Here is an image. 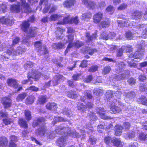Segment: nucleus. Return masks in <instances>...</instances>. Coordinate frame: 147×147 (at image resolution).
<instances>
[{
	"mask_svg": "<svg viewBox=\"0 0 147 147\" xmlns=\"http://www.w3.org/2000/svg\"><path fill=\"white\" fill-rule=\"evenodd\" d=\"M34 16H32L29 18L27 21H24L22 24V30L27 34L28 36L29 37L34 36L38 33V29L36 27L30 28L29 31H27L30 25L28 22H33L34 21Z\"/></svg>",
	"mask_w": 147,
	"mask_h": 147,
	"instance_id": "nucleus-1",
	"label": "nucleus"
},
{
	"mask_svg": "<svg viewBox=\"0 0 147 147\" xmlns=\"http://www.w3.org/2000/svg\"><path fill=\"white\" fill-rule=\"evenodd\" d=\"M144 53V49L141 48L138 49L134 54L130 55L129 56V58L127 61L128 66L130 67H135L136 66L137 64L134 62V61H138L134 60V59H137L138 58L140 59Z\"/></svg>",
	"mask_w": 147,
	"mask_h": 147,
	"instance_id": "nucleus-2",
	"label": "nucleus"
},
{
	"mask_svg": "<svg viewBox=\"0 0 147 147\" xmlns=\"http://www.w3.org/2000/svg\"><path fill=\"white\" fill-rule=\"evenodd\" d=\"M55 131L56 133L59 134L67 133L72 137L79 138L80 137L79 134L74 131H71L68 127H64L62 126H58L56 127Z\"/></svg>",
	"mask_w": 147,
	"mask_h": 147,
	"instance_id": "nucleus-3",
	"label": "nucleus"
},
{
	"mask_svg": "<svg viewBox=\"0 0 147 147\" xmlns=\"http://www.w3.org/2000/svg\"><path fill=\"white\" fill-rule=\"evenodd\" d=\"M47 128L45 126L41 127L38 128L36 131V134L37 135H39L41 137L47 136L48 139H53L55 136V134L54 132L51 131L47 133Z\"/></svg>",
	"mask_w": 147,
	"mask_h": 147,
	"instance_id": "nucleus-4",
	"label": "nucleus"
},
{
	"mask_svg": "<svg viewBox=\"0 0 147 147\" xmlns=\"http://www.w3.org/2000/svg\"><path fill=\"white\" fill-rule=\"evenodd\" d=\"M11 51L9 50H7L6 51L2 54V56L5 58H9V56L11 54L13 55H16L17 54H22L26 50V49L24 48H22L19 46L17 47L15 50L11 49Z\"/></svg>",
	"mask_w": 147,
	"mask_h": 147,
	"instance_id": "nucleus-5",
	"label": "nucleus"
},
{
	"mask_svg": "<svg viewBox=\"0 0 147 147\" xmlns=\"http://www.w3.org/2000/svg\"><path fill=\"white\" fill-rule=\"evenodd\" d=\"M34 46L37 52L40 55L46 54L48 52L47 49L45 47L42 46V43L40 41L35 42Z\"/></svg>",
	"mask_w": 147,
	"mask_h": 147,
	"instance_id": "nucleus-6",
	"label": "nucleus"
},
{
	"mask_svg": "<svg viewBox=\"0 0 147 147\" xmlns=\"http://www.w3.org/2000/svg\"><path fill=\"white\" fill-rule=\"evenodd\" d=\"M96 111L97 114H98L100 117L102 119H109L112 118L110 116H106L104 113L105 112L104 109L102 108H97L96 109Z\"/></svg>",
	"mask_w": 147,
	"mask_h": 147,
	"instance_id": "nucleus-7",
	"label": "nucleus"
},
{
	"mask_svg": "<svg viewBox=\"0 0 147 147\" xmlns=\"http://www.w3.org/2000/svg\"><path fill=\"white\" fill-rule=\"evenodd\" d=\"M115 36V34L113 32H111L107 34L105 32H104L102 33L100 37V39L107 40L109 38H113Z\"/></svg>",
	"mask_w": 147,
	"mask_h": 147,
	"instance_id": "nucleus-8",
	"label": "nucleus"
},
{
	"mask_svg": "<svg viewBox=\"0 0 147 147\" xmlns=\"http://www.w3.org/2000/svg\"><path fill=\"white\" fill-rule=\"evenodd\" d=\"M67 138L63 136L59 138L56 142L57 145L59 147H64L66 145V140Z\"/></svg>",
	"mask_w": 147,
	"mask_h": 147,
	"instance_id": "nucleus-9",
	"label": "nucleus"
},
{
	"mask_svg": "<svg viewBox=\"0 0 147 147\" xmlns=\"http://www.w3.org/2000/svg\"><path fill=\"white\" fill-rule=\"evenodd\" d=\"M42 75V74L40 73L36 74V72L34 70H33L32 72H30L28 73L30 78L34 79L35 81L38 80Z\"/></svg>",
	"mask_w": 147,
	"mask_h": 147,
	"instance_id": "nucleus-10",
	"label": "nucleus"
},
{
	"mask_svg": "<svg viewBox=\"0 0 147 147\" xmlns=\"http://www.w3.org/2000/svg\"><path fill=\"white\" fill-rule=\"evenodd\" d=\"M103 17V14L101 12H98L96 13L93 17L94 23L97 24L99 23L102 20Z\"/></svg>",
	"mask_w": 147,
	"mask_h": 147,
	"instance_id": "nucleus-11",
	"label": "nucleus"
},
{
	"mask_svg": "<svg viewBox=\"0 0 147 147\" xmlns=\"http://www.w3.org/2000/svg\"><path fill=\"white\" fill-rule=\"evenodd\" d=\"M74 34H71L68 36V41H67V42H69V44L65 51V55H66L68 53L70 48L74 46V44L71 43L72 41L74 39Z\"/></svg>",
	"mask_w": 147,
	"mask_h": 147,
	"instance_id": "nucleus-12",
	"label": "nucleus"
},
{
	"mask_svg": "<svg viewBox=\"0 0 147 147\" xmlns=\"http://www.w3.org/2000/svg\"><path fill=\"white\" fill-rule=\"evenodd\" d=\"M64 79L63 77L59 74H57L55 76L52 80V82L53 85L54 86L57 85L58 84L59 81L60 79L64 80Z\"/></svg>",
	"mask_w": 147,
	"mask_h": 147,
	"instance_id": "nucleus-13",
	"label": "nucleus"
},
{
	"mask_svg": "<svg viewBox=\"0 0 147 147\" xmlns=\"http://www.w3.org/2000/svg\"><path fill=\"white\" fill-rule=\"evenodd\" d=\"M11 100V99L7 97L3 98L2 100V103L4 105L5 108H8L10 107Z\"/></svg>",
	"mask_w": 147,
	"mask_h": 147,
	"instance_id": "nucleus-14",
	"label": "nucleus"
},
{
	"mask_svg": "<svg viewBox=\"0 0 147 147\" xmlns=\"http://www.w3.org/2000/svg\"><path fill=\"white\" fill-rule=\"evenodd\" d=\"M129 21L127 19H121V20H118L117 22L118 25L120 27L127 26Z\"/></svg>",
	"mask_w": 147,
	"mask_h": 147,
	"instance_id": "nucleus-15",
	"label": "nucleus"
},
{
	"mask_svg": "<svg viewBox=\"0 0 147 147\" xmlns=\"http://www.w3.org/2000/svg\"><path fill=\"white\" fill-rule=\"evenodd\" d=\"M76 3L75 0H66L64 2L63 5L65 7L69 8L74 6Z\"/></svg>",
	"mask_w": 147,
	"mask_h": 147,
	"instance_id": "nucleus-16",
	"label": "nucleus"
},
{
	"mask_svg": "<svg viewBox=\"0 0 147 147\" xmlns=\"http://www.w3.org/2000/svg\"><path fill=\"white\" fill-rule=\"evenodd\" d=\"M0 22L2 24H4L7 26H10L13 23V21L12 19H6L3 17L0 19Z\"/></svg>",
	"mask_w": 147,
	"mask_h": 147,
	"instance_id": "nucleus-17",
	"label": "nucleus"
},
{
	"mask_svg": "<svg viewBox=\"0 0 147 147\" xmlns=\"http://www.w3.org/2000/svg\"><path fill=\"white\" fill-rule=\"evenodd\" d=\"M129 74V72L127 71V72L124 73L121 75L117 76H115L114 78L117 80H123L125 79L126 76L128 75Z\"/></svg>",
	"mask_w": 147,
	"mask_h": 147,
	"instance_id": "nucleus-18",
	"label": "nucleus"
},
{
	"mask_svg": "<svg viewBox=\"0 0 147 147\" xmlns=\"http://www.w3.org/2000/svg\"><path fill=\"white\" fill-rule=\"evenodd\" d=\"M21 1H22V5L24 9V11H23L22 12L26 13L30 12L31 11L28 5L26 3L25 0H21Z\"/></svg>",
	"mask_w": 147,
	"mask_h": 147,
	"instance_id": "nucleus-19",
	"label": "nucleus"
},
{
	"mask_svg": "<svg viewBox=\"0 0 147 147\" xmlns=\"http://www.w3.org/2000/svg\"><path fill=\"white\" fill-rule=\"evenodd\" d=\"M112 113L115 114H118L121 112V109L119 107L116 106H113L111 108Z\"/></svg>",
	"mask_w": 147,
	"mask_h": 147,
	"instance_id": "nucleus-20",
	"label": "nucleus"
},
{
	"mask_svg": "<svg viewBox=\"0 0 147 147\" xmlns=\"http://www.w3.org/2000/svg\"><path fill=\"white\" fill-rule=\"evenodd\" d=\"M125 66V65L122 62H119L115 67V70L119 72H121Z\"/></svg>",
	"mask_w": 147,
	"mask_h": 147,
	"instance_id": "nucleus-21",
	"label": "nucleus"
},
{
	"mask_svg": "<svg viewBox=\"0 0 147 147\" xmlns=\"http://www.w3.org/2000/svg\"><path fill=\"white\" fill-rule=\"evenodd\" d=\"M111 142L114 145L116 146L121 147L123 146L124 143L121 142L119 139L115 138L112 140Z\"/></svg>",
	"mask_w": 147,
	"mask_h": 147,
	"instance_id": "nucleus-22",
	"label": "nucleus"
},
{
	"mask_svg": "<svg viewBox=\"0 0 147 147\" xmlns=\"http://www.w3.org/2000/svg\"><path fill=\"white\" fill-rule=\"evenodd\" d=\"M20 6V3L18 4L17 5H11L10 8V9L13 12L19 13L21 11Z\"/></svg>",
	"mask_w": 147,
	"mask_h": 147,
	"instance_id": "nucleus-23",
	"label": "nucleus"
},
{
	"mask_svg": "<svg viewBox=\"0 0 147 147\" xmlns=\"http://www.w3.org/2000/svg\"><path fill=\"white\" fill-rule=\"evenodd\" d=\"M123 129V127L119 125H116L115 129V135L117 136H119L122 133V130Z\"/></svg>",
	"mask_w": 147,
	"mask_h": 147,
	"instance_id": "nucleus-24",
	"label": "nucleus"
},
{
	"mask_svg": "<svg viewBox=\"0 0 147 147\" xmlns=\"http://www.w3.org/2000/svg\"><path fill=\"white\" fill-rule=\"evenodd\" d=\"M7 83L9 86L15 88L18 87V84L16 80L14 79H9L8 80Z\"/></svg>",
	"mask_w": 147,
	"mask_h": 147,
	"instance_id": "nucleus-25",
	"label": "nucleus"
},
{
	"mask_svg": "<svg viewBox=\"0 0 147 147\" xmlns=\"http://www.w3.org/2000/svg\"><path fill=\"white\" fill-rule=\"evenodd\" d=\"M47 108L49 110H55L57 108V105L55 103H49L46 105Z\"/></svg>",
	"mask_w": 147,
	"mask_h": 147,
	"instance_id": "nucleus-26",
	"label": "nucleus"
},
{
	"mask_svg": "<svg viewBox=\"0 0 147 147\" xmlns=\"http://www.w3.org/2000/svg\"><path fill=\"white\" fill-rule=\"evenodd\" d=\"M110 21L108 18H106L102 21L100 25L103 28H106L109 26Z\"/></svg>",
	"mask_w": 147,
	"mask_h": 147,
	"instance_id": "nucleus-27",
	"label": "nucleus"
},
{
	"mask_svg": "<svg viewBox=\"0 0 147 147\" xmlns=\"http://www.w3.org/2000/svg\"><path fill=\"white\" fill-rule=\"evenodd\" d=\"M27 94L25 92L19 94L17 97L16 100L17 101H21L24 100L27 96Z\"/></svg>",
	"mask_w": 147,
	"mask_h": 147,
	"instance_id": "nucleus-28",
	"label": "nucleus"
},
{
	"mask_svg": "<svg viewBox=\"0 0 147 147\" xmlns=\"http://www.w3.org/2000/svg\"><path fill=\"white\" fill-rule=\"evenodd\" d=\"M82 2L85 5H87L88 7L93 8L96 6L95 3L94 2L89 1L88 2V0H82Z\"/></svg>",
	"mask_w": 147,
	"mask_h": 147,
	"instance_id": "nucleus-29",
	"label": "nucleus"
},
{
	"mask_svg": "<svg viewBox=\"0 0 147 147\" xmlns=\"http://www.w3.org/2000/svg\"><path fill=\"white\" fill-rule=\"evenodd\" d=\"M8 143L6 138L4 137L0 138V147H4L6 146Z\"/></svg>",
	"mask_w": 147,
	"mask_h": 147,
	"instance_id": "nucleus-30",
	"label": "nucleus"
},
{
	"mask_svg": "<svg viewBox=\"0 0 147 147\" xmlns=\"http://www.w3.org/2000/svg\"><path fill=\"white\" fill-rule=\"evenodd\" d=\"M86 36L87 38V41L88 42L91 41L95 39L97 37V35L96 33L93 34L91 36H90V34L88 33L86 34Z\"/></svg>",
	"mask_w": 147,
	"mask_h": 147,
	"instance_id": "nucleus-31",
	"label": "nucleus"
},
{
	"mask_svg": "<svg viewBox=\"0 0 147 147\" xmlns=\"http://www.w3.org/2000/svg\"><path fill=\"white\" fill-rule=\"evenodd\" d=\"M142 15L141 12L136 11L132 14L131 18L135 19H140L141 18Z\"/></svg>",
	"mask_w": 147,
	"mask_h": 147,
	"instance_id": "nucleus-32",
	"label": "nucleus"
},
{
	"mask_svg": "<svg viewBox=\"0 0 147 147\" xmlns=\"http://www.w3.org/2000/svg\"><path fill=\"white\" fill-rule=\"evenodd\" d=\"M34 97L32 96H28L25 100V103L26 104L30 105L33 103L34 101Z\"/></svg>",
	"mask_w": 147,
	"mask_h": 147,
	"instance_id": "nucleus-33",
	"label": "nucleus"
},
{
	"mask_svg": "<svg viewBox=\"0 0 147 147\" xmlns=\"http://www.w3.org/2000/svg\"><path fill=\"white\" fill-rule=\"evenodd\" d=\"M123 95L126 96L127 98H128L130 100L132 99L135 96V93L134 92L130 91L128 93L124 92Z\"/></svg>",
	"mask_w": 147,
	"mask_h": 147,
	"instance_id": "nucleus-34",
	"label": "nucleus"
},
{
	"mask_svg": "<svg viewBox=\"0 0 147 147\" xmlns=\"http://www.w3.org/2000/svg\"><path fill=\"white\" fill-rule=\"evenodd\" d=\"M64 46V45L61 42L53 43L52 45L53 48L58 49H61Z\"/></svg>",
	"mask_w": 147,
	"mask_h": 147,
	"instance_id": "nucleus-35",
	"label": "nucleus"
},
{
	"mask_svg": "<svg viewBox=\"0 0 147 147\" xmlns=\"http://www.w3.org/2000/svg\"><path fill=\"white\" fill-rule=\"evenodd\" d=\"M77 108L79 110L84 112L86 110V106L85 105H83L82 103H79L77 105Z\"/></svg>",
	"mask_w": 147,
	"mask_h": 147,
	"instance_id": "nucleus-36",
	"label": "nucleus"
},
{
	"mask_svg": "<svg viewBox=\"0 0 147 147\" xmlns=\"http://www.w3.org/2000/svg\"><path fill=\"white\" fill-rule=\"evenodd\" d=\"M92 16L91 13L90 12L85 13L83 14L82 16V19L85 20H88L90 19Z\"/></svg>",
	"mask_w": 147,
	"mask_h": 147,
	"instance_id": "nucleus-37",
	"label": "nucleus"
},
{
	"mask_svg": "<svg viewBox=\"0 0 147 147\" xmlns=\"http://www.w3.org/2000/svg\"><path fill=\"white\" fill-rule=\"evenodd\" d=\"M24 114L25 118L27 120L29 121L31 119V113L29 110H25Z\"/></svg>",
	"mask_w": 147,
	"mask_h": 147,
	"instance_id": "nucleus-38",
	"label": "nucleus"
},
{
	"mask_svg": "<svg viewBox=\"0 0 147 147\" xmlns=\"http://www.w3.org/2000/svg\"><path fill=\"white\" fill-rule=\"evenodd\" d=\"M61 16L56 14L51 15L49 19L50 20L53 21L60 19L61 18Z\"/></svg>",
	"mask_w": 147,
	"mask_h": 147,
	"instance_id": "nucleus-39",
	"label": "nucleus"
},
{
	"mask_svg": "<svg viewBox=\"0 0 147 147\" xmlns=\"http://www.w3.org/2000/svg\"><path fill=\"white\" fill-rule=\"evenodd\" d=\"M46 97L45 96H41L39 97L38 102L40 104H44L46 102Z\"/></svg>",
	"mask_w": 147,
	"mask_h": 147,
	"instance_id": "nucleus-40",
	"label": "nucleus"
},
{
	"mask_svg": "<svg viewBox=\"0 0 147 147\" xmlns=\"http://www.w3.org/2000/svg\"><path fill=\"white\" fill-rule=\"evenodd\" d=\"M67 94L68 97L72 99H75L77 98L78 96V95L77 94H76L73 92H68Z\"/></svg>",
	"mask_w": 147,
	"mask_h": 147,
	"instance_id": "nucleus-41",
	"label": "nucleus"
},
{
	"mask_svg": "<svg viewBox=\"0 0 147 147\" xmlns=\"http://www.w3.org/2000/svg\"><path fill=\"white\" fill-rule=\"evenodd\" d=\"M138 101L140 103L147 105V99L144 96H142L140 98H139Z\"/></svg>",
	"mask_w": 147,
	"mask_h": 147,
	"instance_id": "nucleus-42",
	"label": "nucleus"
},
{
	"mask_svg": "<svg viewBox=\"0 0 147 147\" xmlns=\"http://www.w3.org/2000/svg\"><path fill=\"white\" fill-rule=\"evenodd\" d=\"M19 123L21 126L26 128L28 127V124L24 119H20L19 120Z\"/></svg>",
	"mask_w": 147,
	"mask_h": 147,
	"instance_id": "nucleus-43",
	"label": "nucleus"
},
{
	"mask_svg": "<svg viewBox=\"0 0 147 147\" xmlns=\"http://www.w3.org/2000/svg\"><path fill=\"white\" fill-rule=\"evenodd\" d=\"M111 69L110 66H106L103 69L102 71V73L104 75L110 72Z\"/></svg>",
	"mask_w": 147,
	"mask_h": 147,
	"instance_id": "nucleus-44",
	"label": "nucleus"
},
{
	"mask_svg": "<svg viewBox=\"0 0 147 147\" xmlns=\"http://www.w3.org/2000/svg\"><path fill=\"white\" fill-rule=\"evenodd\" d=\"M88 116L90 119L91 120L95 121L97 119V117L95 115V114L92 112L88 113Z\"/></svg>",
	"mask_w": 147,
	"mask_h": 147,
	"instance_id": "nucleus-45",
	"label": "nucleus"
},
{
	"mask_svg": "<svg viewBox=\"0 0 147 147\" xmlns=\"http://www.w3.org/2000/svg\"><path fill=\"white\" fill-rule=\"evenodd\" d=\"M103 90L98 88H96L94 90V93L97 96L101 95L102 93Z\"/></svg>",
	"mask_w": 147,
	"mask_h": 147,
	"instance_id": "nucleus-46",
	"label": "nucleus"
},
{
	"mask_svg": "<svg viewBox=\"0 0 147 147\" xmlns=\"http://www.w3.org/2000/svg\"><path fill=\"white\" fill-rule=\"evenodd\" d=\"M34 66V64L31 62H29L24 65V68L26 69H28L30 67H32Z\"/></svg>",
	"mask_w": 147,
	"mask_h": 147,
	"instance_id": "nucleus-47",
	"label": "nucleus"
},
{
	"mask_svg": "<svg viewBox=\"0 0 147 147\" xmlns=\"http://www.w3.org/2000/svg\"><path fill=\"white\" fill-rule=\"evenodd\" d=\"M59 31H56L55 33L56 36L57 38H61L62 37V31H61V28H59Z\"/></svg>",
	"mask_w": 147,
	"mask_h": 147,
	"instance_id": "nucleus-48",
	"label": "nucleus"
},
{
	"mask_svg": "<svg viewBox=\"0 0 147 147\" xmlns=\"http://www.w3.org/2000/svg\"><path fill=\"white\" fill-rule=\"evenodd\" d=\"M122 48L124 50H126L127 52H130L132 50V48L131 46L128 45H126L122 47Z\"/></svg>",
	"mask_w": 147,
	"mask_h": 147,
	"instance_id": "nucleus-49",
	"label": "nucleus"
},
{
	"mask_svg": "<svg viewBox=\"0 0 147 147\" xmlns=\"http://www.w3.org/2000/svg\"><path fill=\"white\" fill-rule=\"evenodd\" d=\"M135 136V134L134 131H131L127 134V136H125V138L127 139H130L131 138H134Z\"/></svg>",
	"mask_w": 147,
	"mask_h": 147,
	"instance_id": "nucleus-50",
	"label": "nucleus"
},
{
	"mask_svg": "<svg viewBox=\"0 0 147 147\" xmlns=\"http://www.w3.org/2000/svg\"><path fill=\"white\" fill-rule=\"evenodd\" d=\"M63 114L66 115L69 117H70L71 115V111L68 109H65L63 111Z\"/></svg>",
	"mask_w": 147,
	"mask_h": 147,
	"instance_id": "nucleus-51",
	"label": "nucleus"
},
{
	"mask_svg": "<svg viewBox=\"0 0 147 147\" xmlns=\"http://www.w3.org/2000/svg\"><path fill=\"white\" fill-rule=\"evenodd\" d=\"M73 44H74V46H75L77 48H79L84 45L83 42L79 41H76V42Z\"/></svg>",
	"mask_w": 147,
	"mask_h": 147,
	"instance_id": "nucleus-52",
	"label": "nucleus"
},
{
	"mask_svg": "<svg viewBox=\"0 0 147 147\" xmlns=\"http://www.w3.org/2000/svg\"><path fill=\"white\" fill-rule=\"evenodd\" d=\"M70 19V17L69 16H68L67 17L63 19V22H58V24H64L67 23L69 21Z\"/></svg>",
	"mask_w": 147,
	"mask_h": 147,
	"instance_id": "nucleus-53",
	"label": "nucleus"
},
{
	"mask_svg": "<svg viewBox=\"0 0 147 147\" xmlns=\"http://www.w3.org/2000/svg\"><path fill=\"white\" fill-rule=\"evenodd\" d=\"M6 5L3 4L0 5V13H4L6 11Z\"/></svg>",
	"mask_w": 147,
	"mask_h": 147,
	"instance_id": "nucleus-54",
	"label": "nucleus"
},
{
	"mask_svg": "<svg viewBox=\"0 0 147 147\" xmlns=\"http://www.w3.org/2000/svg\"><path fill=\"white\" fill-rule=\"evenodd\" d=\"M139 138L140 139L143 140H146L147 141V134L145 135L144 133H142L140 134Z\"/></svg>",
	"mask_w": 147,
	"mask_h": 147,
	"instance_id": "nucleus-55",
	"label": "nucleus"
},
{
	"mask_svg": "<svg viewBox=\"0 0 147 147\" xmlns=\"http://www.w3.org/2000/svg\"><path fill=\"white\" fill-rule=\"evenodd\" d=\"M11 122L12 120L8 117L3 120V123L5 125L9 124Z\"/></svg>",
	"mask_w": 147,
	"mask_h": 147,
	"instance_id": "nucleus-56",
	"label": "nucleus"
},
{
	"mask_svg": "<svg viewBox=\"0 0 147 147\" xmlns=\"http://www.w3.org/2000/svg\"><path fill=\"white\" fill-rule=\"evenodd\" d=\"M84 94L85 95H86L88 99H90L92 98V94L90 91L87 90L85 91L84 92Z\"/></svg>",
	"mask_w": 147,
	"mask_h": 147,
	"instance_id": "nucleus-57",
	"label": "nucleus"
},
{
	"mask_svg": "<svg viewBox=\"0 0 147 147\" xmlns=\"http://www.w3.org/2000/svg\"><path fill=\"white\" fill-rule=\"evenodd\" d=\"M124 49L122 48H119L117 50V56L118 57L121 56L123 54V52Z\"/></svg>",
	"mask_w": 147,
	"mask_h": 147,
	"instance_id": "nucleus-58",
	"label": "nucleus"
},
{
	"mask_svg": "<svg viewBox=\"0 0 147 147\" xmlns=\"http://www.w3.org/2000/svg\"><path fill=\"white\" fill-rule=\"evenodd\" d=\"M127 6V5L126 4L123 3L118 7L117 9L118 10H122L125 9Z\"/></svg>",
	"mask_w": 147,
	"mask_h": 147,
	"instance_id": "nucleus-59",
	"label": "nucleus"
},
{
	"mask_svg": "<svg viewBox=\"0 0 147 147\" xmlns=\"http://www.w3.org/2000/svg\"><path fill=\"white\" fill-rule=\"evenodd\" d=\"M96 139L94 137L90 136L89 138V142H90L92 144H96Z\"/></svg>",
	"mask_w": 147,
	"mask_h": 147,
	"instance_id": "nucleus-60",
	"label": "nucleus"
},
{
	"mask_svg": "<svg viewBox=\"0 0 147 147\" xmlns=\"http://www.w3.org/2000/svg\"><path fill=\"white\" fill-rule=\"evenodd\" d=\"M126 36L127 38L131 39L133 38V34L131 32L129 31L127 32Z\"/></svg>",
	"mask_w": 147,
	"mask_h": 147,
	"instance_id": "nucleus-61",
	"label": "nucleus"
},
{
	"mask_svg": "<svg viewBox=\"0 0 147 147\" xmlns=\"http://www.w3.org/2000/svg\"><path fill=\"white\" fill-rule=\"evenodd\" d=\"M20 40V38L18 37H16L13 40L12 45L13 46H15L19 43Z\"/></svg>",
	"mask_w": 147,
	"mask_h": 147,
	"instance_id": "nucleus-62",
	"label": "nucleus"
},
{
	"mask_svg": "<svg viewBox=\"0 0 147 147\" xmlns=\"http://www.w3.org/2000/svg\"><path fill=\"white\" fill-rule=\"evenodd\" d=\"M127 82L129 84L132 85L136 83V80L133 78H131L128 80Z\"/></svg>",
	"mask_w": 147,
	"mask_h": 147,
	"instance_id": "nucleus-63",
	"label": "nucleus"
},
{
	"mask_svg": "<svg viewBox=\"0 0 147 147\" xmlns=\"http://www.w3.org/2000/svg\"><path fill=\"white\" fill-rule=\"evenodd\" d=\"M141 37L145 39L147 38V28H146L142 32Z\"/></svg>",
	"mask_w": 147,
	"mask_h": 147,
	"instance_id": "nucleus-64",
	"label": "nucleus"
}]
</instances>
